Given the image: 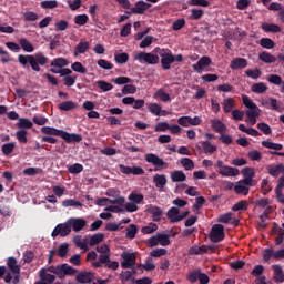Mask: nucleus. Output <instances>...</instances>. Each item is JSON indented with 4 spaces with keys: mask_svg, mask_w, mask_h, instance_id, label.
I'll return each mask as SVG.
<instances>
[{
    "mask_svg": "<svg viewBox=\"0 0 284 284\" xmlns=\"http://www.w3.org/2000/svg\"><path fill=\"white\" fill-rule=\"evenodd\" d=\"M18 62L22 68H31L33 72H41V67L50 63V58L45 57L43 52H37L36 54H20L18 55Z\"/></svg>",
    "mask_w": 284,
    "mask_h": 284,
    "instance_id": "obj_1",
    "label": "nucleus"
},
{
    "mask_svg": "<svg viewBox=\"0 0 284 284\" xmlns=\"http://www.w3.org/2000/svg\"><path fill=\"white\" fill-rule=\"evenodd\" d=\"M134 60L139 61V63H148V65H156L160 61V58L154 53H148V52L141 51L134 55Z\"/></svg>",
    "mask_w": 284,
    "mask_h": 284,
    "instance_id": "obj_2",
    "label": "nucleus"
},
{
    "mask_svg": "<svg viewBox=\"0 0 284 284\" xmlns=\"http://www.w3.org/2000/svg\"><path fill=\"white\" fill-rule=\"evenodd\" d=\"M145 161L146 163H151V165L155 166V172H159V170H168V162L163 161V159L159 158V155L154 153L145 154Z\"/></svg>",
    "mask_w": 284,
    "mask_h": 284,
    "instance_id": "obj_3",
    "label": "nucleus"
},
{
    "mask_svg": "<svg viewBox=\"0 0 284 284\" xmlns=\"http://www.w3.org/2000/svg\"><path fill=\"white\" fill-rule=\"evenodd\" d=\"M225 239V227L222 224H214L211 229L210 240L212 243H221Z\"/></svg>",
    "mask_w": 284,
    "mask_h": 284,
    "instance_id": "obj_4",
    "label": "nucleus"
},
{
    "mask_svg": "<svg viewBox=\"0 0 284 284\" xmlns=\"http://www.w3.org/2000/svg\"><path fill=\"white\" fill-rule=\"evenodd\" d=\"M161 57V65L164 70H170L172 68V63H174V54L170 49H162L159 52Z\"/></svg>",
    "mask_w": 284,
    "mask_h": 284,
    "instance_id": "obj_5",
    "label": "nucleus"
},
{
    "mask_svg": "<svg viewBox=\"0 0 284 284\" xmlns=\"http://www.w3.org/2000/svg\"><path fill=\"white\" fill-rule=\"evenodd\" d=\"M121 268L130 270V267H134L136 265V254L130 252H123L121 254Z\"/></svg>",
    "mask_w": 284,
    "mask_h": 284,
    "instance_id": "obj_6",
    "label": "nucleus"
},
{
    "mask_svg": "<svg viewBox=\"0 0 284 284\" xmlns=\"http://www.w3.org/2000/svg\"><path fill=\"white\" fill-rule=\"evenodd\" d=\"M72 232V226L70 224V220L65 221L64 223L58 224L55 229L52 231L51 236H68Z\"/></svg>",
    "mask_w": 284,
    "mask_h": 284,
    "instance_id": "obj_7",
    "label": "nucleus"
},
{
    "mask_svg": "<svg viewBox=\"0 0 284 284\" xmlns=\"http://www.w3.org/2000/svg\"><path fill=\"white\" fill-rule=\"evenodd\" d=\"M119 170L122 174H133V176H143L145 174V170L141 166H125L124 164H119Z\"/></svg>",
    "mask_w": 284,
    "mask_h": 284,
    "instance_id": "obj_8",
    "label": "nucleus"
},
{
    "mask_svg": "<svg viewBox=\"0 0 284 284\" xmlns=\"http://www.w3.org/2000/svg\"><path fill=\"white\" fill-rule=\"evenodd\" d=\"M212 65V59L210 57L204 55L202 57L197 63L193 64L192 68L194 72H197V74H201L205 68H210Z\"/></svg>",
    "mask_w": 284,
    "mask_h": 284,
    "instance_id": "obj_9",
    "label": "nucleus"
},
{
    "mask_svg": "<svg viewBox=\"0 0 284 284\" xmlns=\"http://www.w3.org/2000/svg\"><path fill=\"white\" fill-rule=\"evenodd\" d=\"M197 150L204 154H214L219 148L212 144L210 141H201L196 144Z\"/></svg>",
    "mask_w": 284,
    "mask_h": 284,
    "instance_id": "obj_10",
    "label": "nucleus"
},
{
    "mask_svg": "<svg viewBox=\"0 0 284 284\" xmlns=\"http://www.w3.org/2000/svg\"><path fill=\"white\" fill-rule=\"evenodd\" d=\"M92 266L93 267H104L105 270H113V271H116L119 270V262L116 261H112L109 256V261L106 262H101V260H98L95 262L92 263Z\"/></svg>",
    "mask_w": 284,
    "mask_h": 284,
    "instance_id": "obj_11",
    "label": "nucleus"
},
{
    "mask_svg": "<svg viewBox=\"0 0 284 284\" xmlns=\"http://www.w3.org/2000/svg\"><path fill=\"white\" fill-rule=\"evenodd\" d=\"M97 252L100 254L98 256V261H101V263H108L111 256L110 246H108V244H102L100 246H97Z\"/></svg>",
    "mask_w": 284,
    "mask_h": 284,
    "instance_id": "obj_12",
    "label": "nucleus"
},
{
    "mask_svg": "<svg viewBox=\"0 0 284 284\" xmlns=\"http://www.w3.org/2000/svg\"><path fill=\"white\" fill-rule=\"evenodd\" d=\"M145 212L152 215V221L159 223L161 216H163V210L155 205H148Z\"/></svg>",
    "mask_w": 284,
    "mask_h": 284,
    "instance_id": "obj_13",
    "label": "nucleus"
},
{
    "mask_svg": "<svg viewBox=\"0 0 284 284\" xmlns=\"http://www.w3.org/2000/svg\"><path fill=\"white\" fill-rule=\"evenodd\" d=\"M60 139H63L67 143H81L83 136L77 133H68V131H62Z\"/></svg>",
    "mask_w": 284,
    "mask_h": 284,
    "instance_id": "obj_14",
    "label": "nucleus"
},
{
    "mask_svg": "<svg viewBox=\"0 0 284 284\" xmlns=\"http://www.w3.org/2000/svg\"><path fill=\"white\" fill-rule=\"evenodd\" d=\"M69 224L71 225L73 232H81L88 222L84 219L71 217L69 219Z\"/></svg>",
    "mask_w": 284,
    "mask_h": 284,
    "instance_id": "obj_15",
    "label": "nucleus"
},
{
    "mask_svg": "<svg viewBox=\"0 0 284 284\" xmlns=\"http://www.w3.org/2000/svg\"><path fill=\"white\" fill-rule=\"evenodd\" d=\"M150 8H152V4L140 0L135 3V6L131 9V12L133 14H144L145 10H150Z\"/></svg>",
    "mask_w": 284,
    "mask_h": 284,
    "instance_id": "obj_16",
    "label": "nucleus"
},
{
    "mask_svg": "<svg viewBox=\"0 0 284 284\" xmlns=\"http://www.w3.org/2000/svg\"><path fill=\"white\" fill-rule=\"evenodd\" d=\"M266 170L273 179H278L281 174L284 176V164L268 165Z\"/></svg>",
    "mask_w": 284,
    "mask_h": 284,
    "instance_id": "obj_17",
    "label": "nucleus"
},
{
    "mask_svg": "<svg viewBox=\"0 0 284 284\" xmlns=\"http://www.w3.org/2000/svg\"><path fill=\"white\" fill-rule=\"evenodd\" d=\"M247 67V59L245 58H235L231 61V70H243Z\"/></svg>",
    "mask_w": 284,
    "mask_h": 284,
    "instance_id": "obj_18",
    "label": "nucleus"
},
{
    "mask_svg": "<svg viewBox=\"0 0 284 284\" xmlns=\"http://www.w3.org/2000/svg\"><path fill=\"white\" fill-rule=\"evenodd\" d=\"M90 50V42L85 40H80L78 45L74 48L73 54L74 57H79V54H85Z\"/></svg>",
    "mask_w": 284,
    "mask_h": 284,
    "instance_id": "obj_19",
    "label": "nucleus"
},
{
    "mask_svg": "<svg viewBox=\"0 0 284 284\" xmlns=\"http://www.w3.org/2000/svg\"><path fill=\"white\" fill-rule=\"evenodd\" d=\"M94 278V273L92 272H80L77 276H75V281L77 283H92Z\"/></svg>",
    "mask_w": 284,
    "mask_h": 284,
    "instance_id": "obj_20",
    "label": "nucleus"
},
{
    "mask_svg": "<svg viewBox=\"0 0 284 284\" xmlns=\"http://www.w3.org/2000/svg\"><path fill=\"white\" fill-rule=\"evenodd\" d=\"M211 128H213L214 132H217V134H225V132H227V125L221 120H211Z\"/></svg>",
    "mask_w": 284,
    "mask_h": 284,
    "instance_id": "obj_21",
    "label": "nucleus"
},
{
    "mask_svg": "<svg viewBox=\"0 0 284 284\" xmlns=\"http://www.w3.org/2000/svg\"><path fill=\"white\" fill-rule=\"evenodd\" d=\"M7 267L10 270L11 274H21V266L17 264V258L8 257Z\"/></svg>",
    "mask_w": 284,
    "mask_h": 284,
    "instance_id": "obj_22",
    "label": "nucleus"
},
{
    "mask_svg": "<svg viewBox=\"0 0 284 284\" xmlns=\"http://www.w3.org/2000/svg\"><path fill=\"white\" fill-rule=\"evenodd\" d=\"M153 183L155 184V187H158V190L163 191V187L168 185V178L163 174H155L153 176Z\"/></svg>",
    "mask_w": 284,
    "mask_h": 284,
    "instance_id": "obj_23",
    "label": "nucleus"
},
{
    "mask_svg": "<svg viewBox=\"0 0 284 284\" xmlns=\"http://www.w3.org/2000/svg\"><path fill=\"white\" fill-rule=\"evenodd\" d=\"M219 174H221L222 176H239L240 171L234 166L225 165L222 168V170H219Z\"/></svg>",
    "mask_w": 284,
    "mask_h": 284,
    "instance_id": "obj_24",
    "label": "nucleus"
},
{
    "mask_svg": "<svg viewBox=\"0 0 284 284\" xmlns=\"http://www.w3.org/2000/svg\"><path fill=\"white\" fill-rule=\"evenodd\" d=\"M222 106H223V112L225 114H230V112H233L232 110H234V108L236 106V101H234V99L232 98H226L223 100Z\"/></svg>",
    "mask_w": 284,
    "mask_h": 284,
    "instance_id": "obj_25",
    "label": "nucleus"
},
{
    "mask_svg": "<svg viewBox=\"0 0 284 284\" xmlns=\"http://www.w3.org/2000/svg\"><path fill=\"white\" fill-rule=\"evenodd\" d=\"M70 62H68V59L65 58H55L51 62V70H62V68H65L69 65Z\"/></svg>",
    "mask_w": 284,
    "mask_h": 284,
    "instance_id": "obj_26",
    "label": "nucleus"
},
{
    "mask_svg": "<svg viewBox=\"0 0 284 284\" xmlns=\"http://www.w3.org/2000/svg\"><path fill=\"white\" fill-rule=\"evenodd\" d=\"M42 134H47V136H60L63 134V130H59L52 126H42L41 128Z\"/></svg>",
    "mask_w": 284,
    "mask_h": 284,
    "instance_id": "obj_27",
    "label": "nucleus"
},
{
    "mask_svg": "<svg viewBox=\"0 0 284 284\" xmlns=\"http://www.w3.org/2000/svg\"><path fill=\"white\" fill-rule=\"evenodd\" d=\"M187 180V175L183 171H173L171 172V181L172 183H183Z\"/></svg>",
    "mask_w": 284,
    "mask_h": 284,
    "instance_id": "obj_28",
    "label": "nucleus"
},
{
    "mask_svg": "<svg viewBox=\"0 0 284 284\" xmlns=\"http://www.w3.org/2000/svg\"><path fill=\"white\" fill-rule=\"evenodd\" d=\"M58 108L61 112H70L72 110H77V108H79V104L72 101H64V102H61L58 105Z\"/></svg>",
    "mask_w": 284,
    "mask_h": 284,
    "instance_id": "obj_29",
    "label": "nucleus"
},
{
    "mask_svg": "<svg viewBox=\"0 0 284 284\" xmlns=\"http://www.w3.org/2000/svg\"><path fill=\"white\" fill-rule=\"evenodd\" d=\"M40 278L42 281L41 282L42 284H52V283H54L57 277L50 273H47L45 268H41L40 270Z\"/></svg>",
    "mask_w": 284,
    "mask_h": 284,
    "instance_id": "obj_30",
    "label": "nucleus"
},
{
    "mask_svg": "<svg viewBox=\"0 0 284 284\" xmlns=\"http://www.w3.org/2000/svg\"><path fill=\"white\" fill-rule=\"evenodd\" d=\"M203 254H207V246L202 245V246H192L189 250V255L190 256H199V255H203Z\"/></svg>",
    "mask_w": 284,
    "mask_h": 284,
    "instance_id": "obj_31",
    "label": "nucleus"
},
{
    "mask_svg": "<svg viewBox=\"0 0 284 284\" xmlns=\"http://www.w3.org/2000/svg\"><path fill=\"white\" fill-rule=\"evenodd\" d=\"M273 271H274V281L275 283H284V273L283 268L280 265H273Z\"/></svg>",
    "mask_w": 284,
    "mask_h": 284,
    "instance_id": "obj_32",
    "label": "nucleus"
},
{
    "mask_svg": "<svg viewBox=\"0 0 284 284\" xmlns=\"http://www.w3.org/2000/svg\"><path fill=\"white\" fill-rule=\"evenodd\" d=\"M258 59L260 61H263V63H276V57L267 51H263L262 53H260Z\"/></svg>",
    "mask_w": 284,
    "mask_h": 284,
    "instance_id": "obj_33",
    "label": "nucleus"
},
{
    "mask_svg": "<svg viewBox=\"0 0 284 284\" xmlns=\"http://www.w3.org/2000/svg\"><path fill=\"white\" fill-rule=\"evenodd\" d=\"M251 91L255 94H265L267 92V84L264 82L255 83L251 87Z\"/></svg>",
    "mask_w": 284,
    "mask_h": 284,
    "instance_id": "obj_34",
    "label": "nucleus"
},
{
    "mask_svg": "<svg viewBox=\"0 0 284 284\" xmlns=\"http://www.w3.org/2000/svg\"><path fill=\"white\" fill-rule=\"evenodd\" d=\"M16 148H17V143L9 142V143H6V144H2L1 152L4 156H10V154H12V152H14Z\"/></svg>",
    "mask_w": 284,
    "mask_h": 284,
    "instance_id": "obj_35",
    "label": "nucleus"
},
{
    "mask_svg": "<svg viewBox=\"0 0 284 284\" xmlns=\"http://www.w3.org/2000/svg\"><path fill=\"white\" fill-rule=\"evenodd\" d=\"M19 44L24 52H34V45L28 39L21 38Z\"/></svg>",
    "mask_w": 284,
    "mask_h": 284,
    "instance_id": "obj_36",
    "label": "nucleus"
},
{
    "mask_svg": "<svg viewBox=\"0 0 284 284\" xmlns=\"http://www.w3.org/2000/svg\"><path fill=\"white\" fill-rule=\"evenodd\" d=\"M262 30L264 32H273L274 34L281 32V28L278 27V24L267 23V22H264L262 24Z\"/></svg>",
    "mask_w": 284,
    "mask_h": 284,
    "instance_id": "obj_37",
    "label": "nucleus"
},
{
    "mask_svg": "<svg viewBox=\"0 0 284 284\" xmlns=\"http://www.w3.org/2000/svg\"><path fill=\"white\" fill-rule=\"evenodd\" d=\"M168 219L170 220L171 223H179V209L172 206L168 213H166Z\"/></svg>",
    "mask_w": 284,
    "mask_h": 284,
    "instance_id": "obj_38",
    "label": "nucleus"
},
{
    "mask_svg": "<svg viewBox=\"0 0 284 284\" xmlns=\"http://www.w3.org/2000/svg\"><path fill=\"white\" fill-rule=\"evenodd\" d=\"M239 130L241 132H245V134H248L250 136H261V133L256 131L254 128H246L245 124H239Z\"/></svg>",
    "mask_w": 284,
    "mask_h": 284,
    "instance_id": "obj_39",
    "label": "nucleus"
},
{
    "mask_svg": "<svg viewBox=\"0 0 284 284\" xmlns=\"http://www.w3.org/2000/svg\"><path fill=\"white\" fill-rule=\"evenodd\" d=\"M32 125V121H30L28 118H20L17 123V128H19L20 130H30Z\"/></svg>",
    "mask_w": 284,
    "mask_h": 284,
    "instance_id": "obj_40",
    "label": "nucleus"
},
{
    "mask_svg": "<svg viewBox=\"0 0 284 284\" xmlns=\"http://www.w3.org/2000/svg\"><path fill=\"white\" fill-rule=\"evenodd\" d=\"M180 163L187 172H192V170H194V161L190 158H182Z\"/></svg>",
    "mask_w": 284,
    "mask_h": 284,
    "instance_id": "obj_41",
    "label": "nucleus"
},
{
    "mask_svg": "<svg viewBox=\"0 0 284 284\" xmlns=\"http://www.w3.org/2000/svg\"><path fill=\"white\" fill-rule=\"evenodd\" d=\"M234 192H235V194H243L244 196H247V194H250V187L246 186L245 184H242L241 182H239L234 186Z\"/></svg>",
    "mask_w": 284,
    "mask_h": 284,
    "instance_id": "obj_42",
    "label": "nucleus"
},
{
    "mask_svg": "<svg viewBox=\"0 0 284 284\" xmlns=\"http://www.w3.org/2000/svg\"><path fill=\"white\" fill-rule=\"evenodd\" d=\"M154 99H160V101H163L164 103H168V101H171L170 94L165 93L163 89H159L154 94Z\"/></svg>",
    "mask_w": 284,
    "mask_h": 284,
    "instance_id": "obj_43",
    "label": "nucleus"
},
{
    "mask_svg": "<svg viewBox=\"0 0 284 284\" xmlns=\"http://www.w3.org/2000/svg\"><path fill=\"white\" fill-rule=\"evenodd\" d=\"M263 148H267V150L281 151L283 150V144L270 142L267 140L262 141Z\"/></svg>",
    "mask_w": 284,
    "mask_h": 284,
    "instance_id": "obj_44",
    "label": "nucleus"
},
{
    "mask_svg": "<svg viewBox=\"0 0 284 284\" xmlns=\"http://www.w3.org/2000/svg\"><path fill=\"white\" fill-rule=\"evenodd\" d=\"M103 239H105L103 233H95L90 237L89 245H99V243H102Z\"/></svg>",
    "mask_w": 284,
    "mask_h": 284,
    "instance_id": "obj_45",
    "label": "nucleus"
},
{
    "mask_svg": "<svg viewBox=\"0 0 284 284\" xmlns=\"http://www.w3.org/2000/svg\"><path fill=\"white\" fill-rule=\"evenodd\" d=\"M63 207H83V203L74 200V199H67L62 201Z\"/></svg>",
    "mask_w": 284,
    "mask_h": 284,
    "instance_id": "obj_46",
    "label": "nucleus"
},
{
    "mask_svg": "<svg viewBox=\"0 0 284 284\" xmlns=\"http://www.w3.org/2000/svg\"><path fill=\"white\" fill-rule=\"evenodd\" d=\"M40 6L43 10H54V8L59 7V2L57 0H45L40 2Z\"/></svg>",
    "mask_w": 284,
    "mask_h": 284,
    "instance_id": "obj_47",
    "label": "nucleus"
},
{
    "mask_svg": "<svg viewBox=\"0 0 284 284\" xmlns=\"http://www.w3.org/2000/svg\"><path fill=\"white\" fill-rule=\"evenodd\" d=\"M50 72H52V74H60V77H63L64 79H65V77H72V70H70L68 68L50 69Z\"/></svg>",
    "mask_w": 284,
    "mask_h": 284,
    "instance_id": "obj_48",
    "label": "nucleus"
},
{
    "mask_svg": "<svg viewBox=\"0 0 284 284\" xmlns=\"http://www.w3.org/2000/svg\"><path fill=\"white\" fill-rule=\"evenodd\" d=\"M97 85L100 90H102V92H110V90L114 89V85H112V83L105 82L104 80H99L97 82Z\"/></svg>",
    "mask_w": 284,
    "mask_h": 284,
    "instance_id": "obj_49",
    "label": "nucleus"
},
{
    "mask_svg": "<svg viewBox=\"0 0 284 284\" xmlns=\"http://www.w3.org/2000/svg\"><path fill=\"white\" fill-rule=\"evenodd\" d=\"M202 273L203 272H201V268H196V270L192 271L187 275V281H190V283H196V281H199L201 278Z\"/></svg>",
    "mask_w": 284,
    "mask_h": 284,
    "instance_id": "obj_50",
    "label": "nucleus"
},
{
    "mask_svg": "<svg viewBox=\"0 0 284 284\" xmlns=\"http://www.w3.org/2000/svg\"><path fill=\"white\" fill-rule=\"evenodd\" d=\"M260 45H261V48H264L265 50H272V48H274L275 43H274V40H272L270 38H262L260 40Z\"/></svg>",
    "mask_w": 284,
    "mask_h": 284,
    "instance_id": "obj_51",
    "label": "nucleus"
},
{
    "mask_svg": "<svg viewBox=\"0 0 284 284\" xmlns=\"http://www.w3.org/2000/svg\"><path fill=\"white\" fill-rule=\"evenodd\" d=\"M148 110L155 116H161V105L159 103H148Z\"/></svg>",
    "mask_w": 284,
    "mask_h": 284,
    "instance_id": "obj_52",
    "label": "nucleus"
},
{
    "mask_svg": "<svg viewBox=\"0 0 284 284\" xmlns=\"http://www.w3.org/2000/svg\"><path fill=\"white\" fill-rule=\"evenodd\" d=\"M242 101H243L245 108H248V111L258 110V106L256 105V103H254L252 100H250V97L243 95Z\"/></svg>",
    "mask_w": 284,
    "mask_h": 284,
    "instance_id": "obj_53",
    "label": "nucleus"
},
{
    "mask_svg": "<svg viewBox=\"0 0 284 284\" xmlns=\"http://www.w3.org/2000/svg\"><path fill=\"white\" fill-rule=\"evenodd\" d=\"M262 72H261V69L258 68H255V69H248L245 71V75L248 78V79H253V80H256L261 77Z\"/></svg>",
    "mask_w": 284,
    "mask_h": 284,
    "instance_id": "obj_54",
    "label": "nucleus"
},
{
    "mask_svg": "<svg viewBox=\"0 0 284 284\" xmlns=\"http://www.w3.org/2000/svg\"><path fill=\"white\" fill-rule=\"evenodd\" d=\"M246 116L251 125H256V118L260 116L258 109H255L253 111H246Z\"/></svg>",
    "mask_w": 284,
    "mask_h": 284,
    "instance_id": "obj_55",
    "label": "nucleus"
},
{
    "mask_svg": "<svg viewBox=\"0 0 284 284\" xmlns=\"http://www.w3.org/2000/svg\"><path fill=\"white\" fill-rule=\"evenodd\" d=\"M247 210V200H241L232 206L233 212H241Z\"/></svg>",
    "mask_w": 284,
    "mask_h": 284,
    "instance_id": "obj_56",
    "label": "nucleus"
},
{
    "mask_svg": "<svg viewBox=\"0 0 284 284\" xmlns=\"http://www.w3.org/2000/svg\"><path fill=\"white\" fill-rule=\"evenodd\" d=\"M158 240H159L160 245H162V247H168V245H170V243H172L170 241V235H168L165 233L158 234Z\"/></svg>",
    "mask_w": 284,
    "mask_h": 284,
    "instance_id": "obj_57",
    "label": "nucleus"
},
{
    "mask_svg": "<svg viewBox=\"0 0 284 284\" xmlns=\"http://www.w3.org/2000/svg\"><path fill=\"white\" fill-rule=\"evenodd\" d=\"M156 230H159V225L151 222L149 225L143 226L141 229V232H142V234H152V233L156 232Z\"/></svg>",
    "mask_w": 284,
    "mask_h": 284,
    "instance_id": "obj_58",
    "label": "nucleus"
},
{
    "mask_svg": "<svg viewBox=\"0 0 284 284\" xmlns=\"http://www.w3.org/2000/svg\"><path fill=\"white\" fill-rule=\"evenodd\" d=\"M257 130H260V132H263L266 136H270V134H272V128L265 122L257 123Z\"/></svg>",
    "mask_w": 284,
    "mask_h": 284,
    "instance_id": "obj_59",
    "label": "nucleus"
},
{
    "mask_svg": "<svg viewBox=\"0 0 284 284\" xmlns=\"http://www.w3.org/2000/svg\"><path fill=\"white\" fill-rule=\"evenodd\" d=\"M71 70H73V72H78L79 74H85V72H88V69H85L81 62L72 63Z\"/></svg>",
    "mask_w": 284,
    "mask_h": 284,
    "instance_id": "obj_60",
    "label": "nucleus"
},
{
    "mask_svg": "<svg viewBox=\"0 0 284 284\" xmlns=\"http://www.w3.org/2000/svg\"><path fill=\"white\" fill-rule=\"evenodd\" d=\"M69 174H81L83 172V165L80 163L72 164L68 168Z\"/></svg>",
    "mask_w": 284,
    "mask_h": 284,
    "instance_id": "obj_61",
    "label": "nucleus"
},
{
    "mask_svg": "<svg viewBox=\"0 0 284 284\" xmlns=\"http://www.w3.org/2000/svg\"><path fill=\"white\" fill-rule=\"evenodd\" d=\"M16 139H18L19 143H28V131L26 130L17 131Z\"/></svg>",
    "mask_w": 284,
    "mask_h": 284,
    "instance_id": "obj_62",
    "label": "nucleus"
},
{
    "mask_svg": "<svg viewBox=\"0 0 284 284\" xmlns=\"http://www.w3.org/2000/svg\"><path fill=\"white\" fill-rule=\"evenodd\" d=\"M89 20L90 18L88 17V14H78L74 18V23L77 26H85V23H88Z\"/></svg>",
    "mask_w": 284,
    "mask_h": 284,
    "instance_id": "obj_63",
    "label": "nucleus"
},
{
    "mask_svg": "<svg viewBox=\"0 0 284 284\" xmlns=\"http://www.w3.org/2000/svg\"><path fill=\"white\" fill-rule=\"evenodd\" d=\"M136 232H139V230L136 229L135 224H131L128 229H126V239H135L136 237Z\"/></svg>",
    "mask_w": 284,
    "mask_h": 284,
    "instance_id": "obj_64",
    "label": "nucleus"
}]
</instances>
